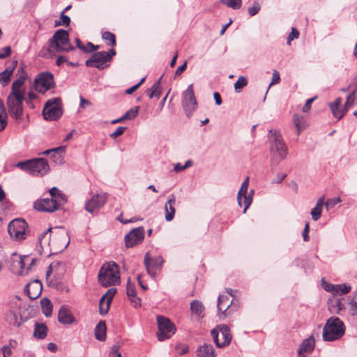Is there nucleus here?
Segmentation results:
<instances>
[{"mask_svg":"<svg viewBox=\"0 0 357 357\" xmlns=\"http://www.w3.org/2000/svg\"><path fill=\"white\" fill-rule=\"evenodd\" d=\"M70 22V18L69 16L64 15V13L62 12L60 17V20L55 21V26H68Z\"/></svg>","mask_w":357,"mask_h":357,"instance_id":"nucleus-45","label":"nucleus"},{"mask_svg":"<svg viewBox=\"0 0 357 357\" xmlns=\"http://www.w3.org/2000/svg\"><path fill=\"white\" fill-rule=\"evenodd\" d=\"M260 9H261L260 4L259 3L258 1H255L253 3L252 6L248 8V14L252 17L255 16L259 12Z\"/></svg>","mask_w":357,"mask_h":357,"instance_id":"nucleus-51","label":"nucleus"},{"mask_svg":"<svg viewBox=\"0 0 357 357\" xmlns=\"http://www.w3.org/2000/svg\"><path fill=\"white\" fill-rule=\"evenodd\" d=\"M58 321L63 324H70L75 319L67 307L61 306L58 313Z\"/></svg>","mask_w":357,"mask_h":357,"instance_id":"nucleus-26","label":"nucleus"},{"mask_svg":"<svg viewBox=\"0 0 357 357\" xmlns=\"http://www.w3.org/2000/svg\"><path fill=\"white\" fill-rule=\"evenodd\" d=\"M33 85L38 92L45 93L55 86L53 74L49 71L39 73L34 79Z\"/></svg>","mask_w":357,"mask_h":357,"instance_id":"nucleus-8","label":"nucleus"},{"mask_svg":"<svg viewBox=\"0 0 357 357\" xmlns=\"http://www.w3.org/2000/svg\"><path fill=\"white\" fill-rule=\"evenodd\" d=\"M176 203V198L174 195H171L169 197V199L165 205V220L167 222H169L173 220L176 209L174 208V205Z\"/></svg>","mask_w":357,"mask_h":357,"instance_id":"nucleus-25","label":"nucleus"},{"mask_svg":"<svg viewBox=\"0 0 357 357\" xmlns=\"http://www.w3.org/2000/svg\"><path fill=\"white\" fill-rule=\"evenodd\" d=\"M213 340L218 348H224L231 343L232 335L229 327L226 324H220L211 331Z\"/></svg>","mask_w":357,"mask_h":357,"instance_id":"nucleus-5","label":"nucleus"},{"mask_svg":"<svg viewBox=\"0 0 357 357\" xmlns=\"http://www.w3.org/2000/svg\"><path fill=\"white\" fill-rule=\"evenodd\" d=\"M57 236L59 239L63 240V242L61 245V250H65L68 247V245H69V243H70V238L68 235V233L66 232L64 230H61L57 234Z\"/></svg>","mask_w":357,"mask_h":357,"instance_id":"nucleus-41","label":"nucleus"},{"mask_svg":"<svg viewBox=\"0 0 357 357\" xmlns=\"http://www.w3.org/2000/svg\"><path fill=\"white\" fill-rule=\"evenodd\" d=\"M29 259V257L28 256H24L23 257H20V261H18V264L20 265V275L27 274L28 271L30 269V267H27L26 270H24V266L26 262Z\"/></svg>","mask_w":357,"mask_h":357,"instance_id":"nucleus-47","label":"nucleus"},{"mask_svg":"<svg viewBox=\"0 0 357 357\" xmlns=\"http://www.w3.org/2000/svg\"><path fill=\"white\" fill-rule=\"evenodd\" d=\"M248 185H249V177H246L245 179L243 181L241 188L238 191V195H237V202L239 206H243L242 202V197L247 194L248 189Z\"/></svg>","mask_w":357,"mask_h":357,"instance_id":"nucleus-36","label":"nucleus"},{"mask_svg":"<svg viewBox=\"0 0 357 357\" xmlns=\"http://www.w3.org/2000/svg\"><path fill=\"white\" fill-rule=\"evenodd\" d=\"M299 36V31L294 27L291 29V33L289 34L287 37V43L290 44L291 41L294 38H298Z\"/></svg>","mask_w":357,"mask_h":357,"instance_id":"nucleus-56","label":"nucleus"},{"mask_svg":"<svg viewBox=\"0 0 357 357\" xmlns=\"http://www.w3.org/2000/svg\"><path fill=\"white\" fill-rule=\"evenodd\" d=\"M11 76L9 73H7V71H2L0 73V83L2 86H5L10 81Z\"/></svg>","mask_w":357,"mask_h":357,"instance_id":"nucleus-49","label":"nucleus"},{"mask_svg":"<svg viewBox=\"0 0 357 357\" xmlns=\"http://www.w3.org/2000/svg\"><path fill=\"white\" fill-rule=\"evenodd\" d=\"M8 232L10 236L16 241L24 240L29 233L28 224L22 218L14 219L8 225Z\"/></svg>","mask_w":357,"mask_h":357,"instance_id":"nucleus-6","label":"nucleus"},{"mask_svg":"<svg viewBox=\"0 0 357 357\" xmlns=\"http://www.w3.org/2000/svg\"><path fill=\"white\" fill-rule=\"evenodd\" d=\"M161 79H162V77L157 82H155L150 89H148L146 91V93L149 96V98L151 99L154 97L159 98L160 96H161V93H162V87H161V84H160Z\"/></svg>","mask_w":357,"mask_h":357,"instance_id":"nucleus-29","label":"nucleus"},{"mask_svg":"<svg viewBox=\"0 0 357 357\" xmlns=\"http://www.w3.org/2000/svg\"><path fill=\"white\" fill-rule=\"evenodd\" d=\"M47 327L44 324L36 323L33 335L35 337L43 340L47 337Z\"/></svg>","mask_w":357,"mask_h":357,"instance_id":"nucleus-31","label":"nucleus"},{"mask_svg":"<svg viewBox=\"0 0 357 357\" xmlns=\"http://www.w3.org/2000/svg\"><path fill=\"white\" fill-rule=\"evenodd\" d=\"M63 113H42L43 119L46 121H57L59 120Z\"/></svg>","mask_w":357,"mask_h":357,"instance_id":"nucleus-46","label":"nucleus"},{"mask_svg":"<svg viewBox=\"0 0 357 357\" xmlns=\"http://www.w3.org/2000/svg\"><path fill=\"white\" fill-rule=\"evenodd\" d=\"M355 100V90L349 93L347 97V100L344 103V109L342 112L347 111L350 109L351 106L354 103Z\"/></svg>","mask_w":357,"mask_h":357,"instance_id":"nucleus-44","label":"nucleus"},{"mask_svg":"<svg viewBox=\"0 0 357 357\" xmlns=\"http://www.w3.org/2000/svg\"><path fill=\"white\" fill-rule=\"evenodd\" d=\"M270 151V165L271 170L284 160L289 153L287 146L280 133L276 129H271L268 133Z\"/></svg>","mask_w":357,"mask_h":357,"instance_id":"nucleus-1","label":"nucleus"},{"mask_svg":"<svg viewBox=\"0 0 357 357\" xmlns=\"http://www.w3.org/2000/svg\"><path fill=\"white\" fill-rule=\"evenodd\" d=\"M190 310L192 314L197 315L199 317H204V307L202 302L198 300H194L190 303Z\"/></svg>","mask_w":357,"mask_h":357,"instance_id":"nucleus-33","label":"nucleus"},{"mask_svg":"<svg viewBox=\"0 0 357 357\" xmlns=\"http://www.w3.org/2000/svg\"><path fill=\"white\" fill-rule=\"evenodd\" d=\"M317 98V96H314L313 98H309L307 100L305 104L303 107V111L302 112H308L311 109V105L314 102V100Z\"/></svg>","mask_w":357,"mask_h":357,"instance_id":"nucleus-63","label":"nucleus"},{"mask_svg":"<svg viewBox=\"0 0 357 357\" xmlns=\"http://www.w3.org/2000/svg\"><path fill=\"white\" fill-rule=\"evenodd\" d=\"M248 80L244 76H240L238 80L234 84V88L236 91L239 92L241 89L247 86Z\"/></svg>","mask_w":357,"mask_h":357,"instance_id":"nucleus-43","label":"nucleus"},{"mask_svg":"<svg viewBox=\"0 0 357 357\" xmlns=\"http://www.w3.org/2000/svg\"><path fill=\"white\" fill-rule=\"evenodd\" d=\"M144 238V229L139 227L132 229L125 236L124 241L127 248H132L141 243Z\"/></svg>","mask_w":357,"mask_h":357,"instance_id":"nucleus-11","label":"nucleus"},{"mask_svg":"<svg viewBox=\"0 0 357 357\" xmlns=\"http://www.w3.org/2000/svg\"><path fill=\"white\" fill-rule=\"evenodd\" d=\"M197 355L201 357H215V349L211 344L204 343L197 349Z\"/></svg>","mask_w":357,"mask_h":357,"instance_id":"nucleus-27","label":"nucleus"},{"mask_svg":"<svg viewBox=\"0 0 357 357\" xmlns=\"http://www.w3.org/2000/svg\"><path fill=\"white\" fill-rule=\"evenodd\" d=\"M324 205V198H319L315 206L311 211L312 218L314 221L318 220L321 216V212Z\"/></svg>","mask_w":357,"mask_h":357,"instance_id":"nucleus-34","label":"nucleus"},{"mask_svg":"<svg viewBox=\"0 0 357 357\" xmlns=\"http://www.w3.org/2000/svg\"><path fill=\"white\" fill-rule=\"evenodd\" d=\"M220 2L233 10L240 9L242 6V0H220Z\"/></svg>","mask_w":357,"mask_h":357,"instance_id":"nucleus-38","label":"nucleus"},{"mask_svg":"<svg viewBox=\"0 0 357 357\" xmlns=\"http://www.w3.org/2000/svg\"><path fill=\"white\" fill-rule=\"evenodd\" d=\"M145 79H146L145 77H143L137 84H136L134 86H132V87L126 89L125 91L126 93V94H132L135 91H136L140 86V85L144 82Z\"/></svg>","mask_w":357,"mask_h":357,"instance_id":"nucleus-59","label":"nucleus"},{"mask_svg":"<svg viewBox=\"0 0 357 357\" xmlns=\"http://www.w3.org/2000/svg\"><path fill=\"white\" fill-rule=\"evenodd\" d=\"M31 160L19 162L15 165V167L20 168L23 171H26L30 174Z\"/></svg>","mask_w":357,"mask_h":357,"instance_id":"nucleus-50","label":"nucleus"},{"mask_svg":"<svg viewBox=\"0 0 357 357\" xmlns=\"http://www.w3.org/2000/svg\"><path fill=\"white\" fill-rule=\"evenodd\" d=\"M50 199H52V201H55L54 202L56 204L58 208L63 206L67 202V198L61 191L56 195L55 197H52Z\"/></svg>","mask_w":357,"mask_h":357,"instance_id":"nucleus-39","label":"nucleus"},{"mask_svg":"<svg viewBox=\"0 0 357 357\" xmlns=\"http://www.w3.org/2000/svg\"><path fill=\"white\" fill-rule=\"evenodd\" d=\"M157 323L158 327L157 336L159 341L169 339L176 333V326L169 319L159 315L157 317Z\"/></svg>","mask_w":357,"mask_h":357,"instance_id":"nucleus-7","label":"nucleus"},{"mask_svg":"<svg viewBox=\"0 0 357 357\" xmlns=\"http://www.w3.org/2000/svg\"><path fill=\"white\" fill-rule=\"evenodd\" d=\"M345 326L338 317H330L323 328V340L326 342L340 339L344 334Z\"/></svg>","mask_w":357,"mask_h":357,"instance_id":"nucleus-4","label":"nucleus"},{"mask_svg":"<svg viewBox=\"0 0 357 357\" xmlns=\"http://www.w3.org/2000/svg\"><path fill=\"white\" fill-rule=\"evenodd\" d=\"M144 263L148 274L151 277L155 278L157 273L153 269L161 268L162 264L164 263V260L161 256L151 257L149 252H146L144 258Z\"/></svg>","mask_w":357,"mask_h":357,"instance_id":"nucleus-10","label":"nucleus"},{"mask_svg":"<svg viewBox=\"0 0 357 357\" xmlns=\"http://www.w3.org/2000/svg\"><path fill=\"white\" fill-rule=\"evenodd\" d=\"M116 293V289L112 287L107 289L106 293L101 297L99 303V312L101 315H105L108 312L109 305Z\"/></svg>","mask_w":357,"mask_h":357,"instance_id":"nucleus-15","label":"nucleus"},{"mask_svg":"<svg viewBox=\"0 0 357 357\" xmlns=\"http://www.w3.org/2000/svg\"><path fill=\"white\" fill-rule=\"evenodd\" d=\"M54 202L50 198H44L34 203V208L39 211L52 213L59 209Z\"/></svg>","mask_w":357,"mask_h":357,"instance_id":"nucleus-18","label":"nucleus"},{"mask_svg":"<svg viewBox=\"0 0 357 357\" xmlns=\"http://www.w3.org/2000/svg\"><path fill=\"white\" fill-rule=\"evenodd\" d=\"M24 100V92L11 91L6 101L8 112H23L22 104Z\"/></svg>","mask_w":357,"mask_h":357,"instance_id":"nucleus-9","label":"nucleus"},{"mask_svg":"<svg viewBox=\"0 0 357 357\" xmlns=\"http://www.w3.org/2000/svg\"><path fill=\"white\" fill-rule=\"evenodd\" d=\"M309 230H310L309 222H307L305 225V228L303 231V238L305 241H309V240H310V236L308 235Z\"/></svg>","mask_w":357,"mask_h":357,"instance_id":"nucleus-64","label":"nucleus"},{"mask_svg":"<svg viewBox=\"0 0 357 357\" xmlns=\"http://www.w3.org/2000/svg\"><path fill=\"white\" fill-rule=\"evenodd\" d=\"M137 114L138 113H125L124 115L122 116L121 117L114 119V120H112L111 121V123L115 124L117 123H121L125 119H133L136 117Z\"/></svg>","mask_w":357,"mask_h":357,"instance_id":"nucleus-48","label":"nucleus"},{"mask_svg":"<svg viewBox=\"0 0 357 357\" xmlns=\"http://www.w3.org/2000/svg\"><path fill=\"white\" fill-rule=\"evenodd\" d=\"M106 324L104 321H100L95 327L94 333L96 338L99 341L106 340Z\"/></svg>","mask_w":357,"mask_h":357,"instance_id":"nucleus-28","label":"nucleus"},{"mask_svg":"<svg viewBox=\"0 0 357 357\" xmlns=\"http://www.w3.org/2000/svg\"><path fill=\"white\" fill-rule=\"evenodd\" d=\"M342 298H338L335 301L334 304L331 305L332 307H337V313H339L344 308V305L342 302Z\"/></svg>","mask_w":357,"mask_h":357,"instance_id":"nucleus-62","label":"nucleus"},{"mask_svg":"<svg viewBox=\"0 0 357 357\" xmlns=\"http://www.w3.org/2000/svg\"><path fill=\"white\" fill-rule=\"evenodd\" d=\"M42 312L46 317H49L52 315V303L47 298H43L40 301Z\"/></svg>","mask_w":357,"mask_h":357,"instance_id":"nucleus-35","label":"nucleus"},{"mask_svg":"<svg viewBox=\"0 0 357 357\" xmlns=\"http://www.w3.org/2000/svg\"><path fill=\"white\" fill-rule=\"evenodd\" d=\"M335 285L326 282H323L322 283L323 289L328 292L332 293L333 295H335V291H336Z\"/></svg>","mask_w":357,"mask_h":357,"instance_id":"nucleus-54","label":"nucleus"},{"mask_svg":"<svg viewBox=\"0 0 357 357\" xmlns=\"http://www.w3.org/2000/svg\"><path fill=\"white\" fill-rule=\"evenodd\" d=\"M98 278L102 287L116 285L120 281L119 266L114 261L105 263L99 270Z\"/></svg>","mask_w":357,"mask_h":357,"instance_id":"nucleus-3","label":"nucleus"},{"mask_svg":"<svg viewBox=\"0 0 357 357\" xmlns=\"http://www.w3.org/2000/svg\"><path fill=\"white\" fill-rule=\"evenodd\" d=\"M342 102V98L338 97L333 102L328 104L331 112H339L338 107Z\"/></svg>","mask_w":357,"mask_h":357,"instance_id":"nucleus-52","label":"nucleus"},{"mask_svg":"<svg viewBox=\"0 0 357 357\" xmlns=\"http://www.w3.org/2000/svg\"><path fill=\"white\" fill-rule=\"evenodd\" d=\"M126 294L135 307L141 306V299L137 296L135 284L131 282L130 278L127 282Z\"/></svg>","mask_w":357,"mask_h":357,"instance_id":"nucleus-23","label":"nucleus"},{"mask_svg":"<svg viewBox=\"0 0 357 357\" xmlns=\"http://www.w3.org/2000/svg\"><path fill=\"white\" fill-rule=\"evenodd\" d=\"M8 113H0V131L3 130L7 125Z\"/></svg>","mask_w":357,"mask_h":357,"instance_id":"nucleus-57","label":"nucleus"},{"mask_svg":"<svg viewBox=\"0 0 357 357\" xmlns=\"http://www.w3.org/2000/svg\"><path fill=\"white\" fill-rule=\"evenodd\" d=\"M351 286L347 284H339L335 285V294H347L351 291Z\"/></svg>","mask_w":357,"mask_h":357,"instance_id":"nucleus-42","label":"nucleus"},{"mask_svg":"<svg viewBox=\"0 0 357 357\" xmlns=\"http://www.w3.org/2000/svg\"><path fill=\"white\" fill-rule=\"evenodd\" d=\"M18 78L15 80L11 86V91L13 92H24L21 89V87L24 84L26 79L27 74L22 66L17 70Z\"/></svg>","mask_w":357,"mask_h":357,"instance_id":"nucleus-21","label":"nucleus"},{"mask_svg":"<svg viewBox=\"0 0 357 357\" xmlns=\"http://www.w3.org/2000/svg\"><path fill=\"white\" fill-rule=\"evenodd\" d=\"M30 174L33 176H43L50 170L47 160L43 158L31 159Z\"/></svg>","mask_w":357,"mask_h":357,"instance_id":"nucleus-12","label":"nucleus"},{"mask_svg":"<svg viewBox=\"0 0 357 357\" xmlns=\"http://www.w3.org/2000/svg\"><path fill=\"white\" fill-rule=\"evenodd\" d=\"M253 195H254V190H251L248 194V193L245 194L242 197L243 205H244L243 213H245L246 212V211L248 210V208L250 207V204H252Z\"/></svg>","mask_w":357,"mask_h":357,"instance_id":"nucleus-40","label":"nucleus"},{"mask_svg":"<svg viewBox=\"0 0 357 357\" xmlns=\"http://www.w3.org/2000/svg\"><path fill=\"white\" fill-rule=\"evenodd\" d=\"M315 347V339L312 335L308 338L303 340L298 349V357H306L308 354H311Z\"/></svg>","mask_w":357,"mask_h":357,"instance_id":"nucleus-16","label":"nucleus"},{"mask_svg":"<svg viewBox=\"0 0 357 357\" xmlns=\"http://www.w3.org/2000/svg\"><path fill=\"white\" fill-rule=\"evenodd\" d=\"M106 201L105 193L95 195L86 203L85 209L89 213H93L103 206Z\"/></svg>","mask_w":357,"mask_h":357,"instance_id":"nucleus-14","label":"nucleus"},{"mask_svg":"<svg viewBox=\"0 0 357 357\" xmlns=\"http://www.w3.org/2000/svg\"><path fill=\"white\" fill-rule=\"evenodd\" d=\"M294 124L297 130V135L298 136L301 131H303L307 126L306 121L303 116H301L296 113L293 117Z\"/></svg>","mask_w":357,"mask_h":357,"instance_id":"nucleus-30","label":"nucleus"},{"mask_svg":"<svg viewBox=\"0 0 357 357\" xmlns=\"http://www.w3.org/2000/svg\"><path fill=\"white\" fill-rule=\"evenodd\" d=\"M232 304V301L226 295H220L218 298V310L220 319H223L227 317L226 312Z\"/></svg>","mask_w":357,"mask_h":357,"instance_id":"nucleus-19","label":"nucleus"},{"mask_svg":"<svg viewBox=\"0 0 357 357\" xmlns=\"http://www.w3.org/2000/svg\"><path fill=\"white\" fill-rule=\"evenodd\" d=\"M287 174L284 173H278L273 178L272 183H280L285 178Z\"/></svg>","mask_w":357,"mask_h":357,"instance_id":"nucleus-61","label":"nucleus"},{"mask_svg":"<svg viewBox=\"0 0 357 357\" xmlns=\"http://www.w3.org/2000/svg\"><path fill=\"white\" fill-rule=\"evenodd\" d=\"M102 38L109 46L114 47L116 45V36L110 31H104L102 33Z\"/></svg>","mask_w":357,"mask_h":357,"instance_id":"nucleus-37","label":"nucleus"},{"mask_svg":"<svg viewBox=\"0 0 357 357\" xmlns=\"http://www.w3.org/2000/svg\"><path fill=\"white\" fill-rule=\"evenodd\" d=\"M47 44L48 47H43L39 52V56L43 58H52L55 55V52H68L75 50L70 43L68 32L64 29L57 30L48 40Z\"/></svg>","mask_w":357,"mask_h":357,"instance_id":"nucleus-2","label":"nucleus"},{"mask_svg":"<svg viewBox=\"0 0 357 357\" xmlns=\"http://www.w3.org/2000/svg\"><path fill=\"white\" fill-rule=\"evenodd\" d=\"M24 291L31 300H35L41 294L42 284L36 280L25 285Z\"/></svg>","mask_w":357,"mask_h":357,"instance_id":"nucleus-17","label":"nucleus"},{"mask_svg":"<svg viewBox=\"0 0 357 357\" xmlns=\"http://www.w3.org/2000/svg\"><path fill=\"white\" fill-rule=\"evenodd\" d=\"M62 103L60 98H53L48 100L42 112H62Z\"/></svg>","mask_w":357,"mask_h":357,"instance_id":"nucleus-24","label":"nucleus"},{"mask_svg":"<svg viewBox=\"0 0 357 357\" xmlns=\"http://www.w3.org/2000/svg\"><path fill=\"white\" fill-rule=\"evenodd\" d=\"M12 50L10 46H6L0 50V59L8 57L11 54Z\"/></svg>","mask_w":357,"mask_h":357,"instance_id":"nucleus-53","label":"nucleus"},{"mask_svg":"<svg viewBox=\"0 0 357 357\" xmlns=\"http://www.w3.org/2000/svg\"><path fill=\"white\" fill-rule=\"evenodd\" d=\"M17 63L18 62L17 60H13L10 64L8 66H7V68L4 70L7 71V73H9L10 75H13V73L15 70Z\"/></svg>","mask_w":357,"mask_h":357,"instance_id":"nucleus-58","label":"nucleus"},{"mask_svg":"<svg viewBox=\"0 0 357 357\" xmlns=\"http://www.w3.org/2000/svg\"><path fill=\"white\" fill-rule=\"evenodd\" d=\"M119 346L114 344L111 347L109 356V357H121V353L119 351Z\"/></svg>","mask_w":357,"mask_h":357,"instance_id":"nucleus-55","label":"nucleus"},{"mask_svg":"<svg viewBox=\"0 0 357 357\" xmlns=\"http://www.w3.org/2000/svg\"><path fill=\"white\" fill-rule=\"evenodd\" d=\"M126 130V127L120 126L114 132L110 134V137L112 138H116L122 135Z\"/></svg>","mask_w":357,"mask_h":357,"instance_id":"nucleus-60","label":"nucleus"},{"mask_svg":"<svg viewBox=\"0 0 357 357\" xmlns=\"http://www.w3.org/2000/svg\"><path fill=\"white\" fill-rule=\"evenodd\" d=\"M5 321L10 325L19 327L21 326V319H18L17 314L13 310H9L5 314Z\"/></svg>","mask_w":357,"mask_h":357,"instance_id":"nucleus-32","label":"nucleus"},{"mask_svg":"<svg viewBox=\"0 0 357 357\" xmlns=\"http://www.w3.org/2000/svg\"><path fill=\"white\" fill-rule=\"evenodd\" d=\"M183 105L185 107H190L191 109H195L197 101L193 91L192 84H190L183 93Z\"/></svg>","mask_w":357,"mask_h":357,"instance_id":"nucleus-20","label":"nucleus"},{"mask_svg":"<svg viewBox=\"0 0 357 357\" xmlns=\"http://www.w3.org/2000/svg\"><path fill=\"white\" fill-rule=\"evenodd\" d=\"M18 78L15 80L11 86V91L13 92H24L21 89V87L24 84L26 79L27 74L22 66L17 70Z\"/></svg>","mask_w":357,"mask_h":357,"instance_id":"nucleus-22","label":"nucleus"},{"mask_svg":"<svg viewBox=\"0 0 357 357\" xmlns=\"http://www.w3.org/2000/svg\"><path fill=\"white\" fill-rule=\"evenodd\" d=\"M107 61L105 51H100L93 53L91 57L85 61V65L87 67L96 68L99 70H103L107 66L105 63Z\"/></svg>","mask_w":357,"mask_h":357,"instance_id":"nucleus-13","label":"nucleus"}]
</instances>
